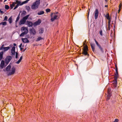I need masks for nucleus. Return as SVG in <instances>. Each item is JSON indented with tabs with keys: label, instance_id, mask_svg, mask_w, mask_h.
Segmentation results:
<instances>
[{
	"label": "nucleus",
	"instance_id": "f257e3e1",
	"mask_svg": "<svg viewBox=\"0 0 122 122\" xmlns=\"http://www.w3.org/2000/svg\"><path fill=\"white\" fill-rule=\"evenodd\" d=\"M51 17V21H53L55 19H58L59 18L58 13L57 12L56 13H52L50 15Z\"/></svg>",
	"mask_w": 122,
	"mask_h": 122
},
{
	"label": "nucleus",
	"instance_id": "f03ea898",
	"mask_svg": "<svg viewBox=\"0 0 122 122\" xmlns=\"http://www.w3.org/2000/svg\"><path fill=\"white\" fill-rule=\"evenodd\" d=\"M40 4V0H36L34 2L31 6V8L35 10L37 8Z\"/></svg>",
	"mask_w": 122,
	"mask_h": 122
},
{
	"label": "nucleus",
	"instance_id": "7ed1b4c3",
	"mask_svg": "<svg viewBox=\"0 0 122 122\" xmlns=\"http://www.w3.org/2000/svg\"><path fill=\"white\" fill-rule=\"evenodd\" d=\"M21 31L22 32L20 35V36H23L24 35L26 34L28 32V30L27 28L22 27L21 28Z\"/></svg>",
	"mask_w": 122,
	"mask_h": 122
},
{
	"label": "nucleus",
	"instance_id": "20e7f679",
	"mask_svg": "<svg viewBox=\"0 0 122 122\" xmlns=\"http://www.w3.org/2000/svg\"><path fill=\"white\" fill-rule=\"evenodd\" d=\"M29 16V15H28L23 18L21 19L19 23V25H20L22 24H24L26 22V20L28 19Z\"/></svg>",
	"mask_w": 122,
	"mask_h": 122
},
{
	"label": "nucleus",
	"instance_id": "39448f33",
	"mask_svg": "<svg viewBox=\"0 0 122 122\" xmlns=\"http://www.w3.org/2000/svg\"><path fill=\"white\" fill-rule=\"evenodd\" d=\"M88 50V46L87 45H86L84 47L83 54L85 56L87 55H88L87 52Z\"/></svg>",
	"mask_w": 122,
	"mask_h": 122
},
{
	"label": "nucleus",
	"instance_id": "423d86ee",
	"mask_svg": "<svg viewBox=\"0 0 122 122\" xmlns=\"http://www.w3.org/2000/svg\"><path fill=\"white\" fill-rule=\"evenodd\" d=\"M11 57L10 56H8L6 57L5 60V63L7 65L10 62L11 59Z\"/></svg>",
	"mask_w": 122,
	"mask_h": 122
},
{
	"label": "nucleus",
	"instance_id": "0eeeda50",
	"mask_svg": "<svg viewBox=\"0 0 122 122\" xmlns=\"http://www.w3.org/2000/svg\"><path fill=\"white\" fill-rule=\"evenodd\" d=\"M15 68L14 66H13L11 68V71L9 73L8 75H11L12 74H14L15 71Z\"/></svg>",
	"mask_w": 122,
	"mask_h": 122
},
{
	"label": "nucleus",
	"instance_id": "6e6552de",
	"mask_svg": "<svg viewBox=\"0 0 122 122\" xmlns=\"http://www.w3.org/2000/svg\"><path fill=\"white\" fill-rule=\"evenodd\" d=\"M94 17L95 19H96L98 18L99 15V12L97 9H96L94 12Z\"/></svg>",
	"mask_w": 122,
	"mask_h": 122
},
{
	"label": "nucleus",
	"instance_id": "1a4fd4ad",
	"mask_svg": "<svg viewBox=\"0 0 122 122\" xmlns=\"http://www.w3.org/2000/svg\"><path fill=\"white\" fill-rule=\"evenodd\" d=\"M95 41L97 46L99 47V48L100 49L101 52H103V51L102 48L101 47L100 45L98 44V42L96 41V40L94 39Z\"/></svg>",
	"mask_w": 122,
	"mask_h": 122
},
{
	"label": "nucleus",
	"instance_id": "9d476101",
	"mask_svg": "<svg viewBox=\"0 0 122 122\" xmlns=\"http://www.w3.org/2000/svg\"><path fill=\"white\" fill-rule=\"evenodd\" d=\"M30 30L31 34L35 35L36 33V31L34 28H32V29H30Z\"/></svg>",
	"mask_w": 122,
	"mask_h": 122
},
{
	"label": "nucleus",
	"instance_id": "9b49d317",
	"mask_svg": "<svg viewBox=\"0 0 122 122\" xmlns=\"http://www.w3.org/2000/svg\"><path fill=\"white\" fill-rule=\"evenodd\" d=\"M41 22V20L40 19H38L37 21L34 23L33 25L35 26L37 25H40Z\"/></svg>",
	"mask_w": 122,
	"mask_h": 122
},
{
	"label": "nucleus",
	"instance_id": "f8f14e48",
	"mask_svg": "<svg viewBox=\"0 0 122 122\" xmlns=\"http://www.w3.org/2000/svg\"><path fill=\"white\" fill-rule=\"evenodd\" d=\"M15 46H13L12 47V49L11 50V52L12 55H15Z\"/></svg>",
	"mask_w": 122,
	"mask_h": 122
},
{
	"label": "nucleus",
	"instance_id": "ddd939ff",
	"mask_svg": "<svg viewBox=\"0 0 122 122\" xmlns=\"http://www.w3.org/2000/svg\"><path fill=\"white\" fill-rule=\"evenodd\" d=\"M38 31L39 34L41 35L43 33L44 29L43 28H40L39 29Z\"/></svg>",
	"mask_w": 122,
	"mask_h": 122
},
{
	"label": "nucleus",
	"instance_id": "4468645a",
	"mask_svg": "<svg viewBox=\"0 0 122 122\" xmlns=\"http://www.w3.org/2000/svg\"><path fill=\"white\" fill-rule=\"evenodd\" d=\"M27 25L29 27H31L33 26V23L32 22L30 21H27Z\"/></svg>",
	"mask_w": 122,
	"mask_h": 122
},
{
	"label": "nucleus",
	"instance_id": "2eb2a0df",
	"mask_svg": "<svg viewBox=\"0 0 122 122\" xmlns=\"http://www.w3.org/2000/svg\"><path fill=\"white\" fill-rule=\"evenodd\" d=\"M90 45L92 51L94 52L95 51V45L92 43H91Z\"/></svg>",
	"mask_w": 122,
	"mask_h": 122
},
{
	"label": "nucleus",
	"instance_id": "dca6fc26",
	"mask_svg": "<svg viewBox=\"0 0 122 122\" xmlns=\"http://www.w3.org/2000/svg\"><path fill=\"white\" fill-rule=\"evenodd\" d=\"M117 81L116 78H115V79H114V82L112 83L113 85L114 86L115 88L117 86Z\"/></svg>",
	"mask_w": 122,
	"mask_h": 122
},
{
	"label": "nucleus",
	"instance_id": "f3484780",
	"mask_svg": "<svg viewBox=\"0 0 122 122\" xmlns=\"http://www.w3.org/2000/svg\"><path fill=\"white\" fill-rule=\"evenodd\" d=\"M5 64L4 61L3 60H2L0 64V66L1 68H3Z\"/></svg>",
	"mask_w": 122,
	"mask_h": 122
},
{
	"label": "nucleus",
	"instance_id": "a211bd4d",
	"mask_svg": "<svg viewBox=\"0 0 122 122\" xmlns=\"http://www.w3.org/2000/svg\"><path fill=\"white\" fill-rule=\"evenodd\" d=\"M22 41L24 43H28L29 42V41L26 38H22Z\"/></svg>",
	"mask_w": 122,
	"mask_h": 122
},
{
	"label": "nucleus",
	"instance_id": "6ab92c4d",
	"mask_svg": "<svg viewBox=\"0 0 122 122\" xmlns=\"http://www.w3.org/2000/svg\"><path fill=\"white\" fill-rule=\"evenodd\" d=\"M10 48L9 46L4 47L3 48V50H4V51L5 52L8 50L10 49Z\"/></svg>",
	"mask_w": 122,
	"mask_h": 122
},
{
	"label": "nucleus",
	"instance_id": "aec40b11",
	"mask_svg": "<svg viewBox=\"0 0 122 122\" xmlns=\"http://www.w3.org/2000/svg\"><path fill=\"white\" fill-rule=\"evenodd\" d=\"M11 68V66L10 64H9L6 68V71H10Z\"/></svg>",
	"mask_w": 122,
	"mask_h": 122
},
{
	"label": "nucleus",
	"instance_id": "412c9836",
	"mask_svg": "<svg viewBox=\"0 0 122 122\" xmlns=\"http://www.w3.org/2000/svg\"><path fill=\"white\" fill-rule=\"evenodd\" d=\"M44 12L43 11H40L37 13V14L40 15L44 14Z\"/></svg>",
	"mask_w": 122,
	"mask_h": 122
},
{
	"label": "nucleus",
	"instance_id": "4be33fe9",
	"mask_svg": "<svg viewBox=\"0 0 122 122\" xmlns=\"http://www.w3.org/2000/svg\"><path fill=\"white\" fill-rule=\"evenodd\" d=\"M16 2L17 3V4H18V5L19 6L21 5H23V4H22V2L21 3V2L20 1H18V0H16Z\"/></svg>",
	"mask_w": 122,
	"mask_h": 122
},
{
	"label": "nucleus",
	"instance_id": "5701e85b",
	"mask_svg": "<svg viewBox=\"0 0 122 122\" xmlns=\"http://www.w3.org/2000/svg\"><path fill=\"white\" fill-rule=\"evenodd\" d=\"M105 17L106 18L107 20H109L111 18L110 17L108 13H107V14L105 16Z\"/></svg>",
	"mask_w": 122,
	"mask_h": 122
},
{
	"label": "nucleus",
	"instance_id": "b1692460",
	"mask_svg": "<svg viewBox=\"0 0 122 122\" xmlns=\"http://www.w3.org/2000/svg\"><path fill=\"white\" fill-rule=\"evenodd\" d=\"M8 21L10 24L12 22V18L11 16L8 19Z\"/></svg>",
	"mask_w": 122,
	"mask_h": 122
},
{
	"label": "nucleus",
	"instance_id": "393cba45",
	"mask_svg": "<svg viewBox=\"0 0 122 122\" xmlns=\"http://www.w3.org/2000/svg\"><path fill=\"white\" fill-rule=\"evenodd\" d=\"M115 77H114V79H115V78H116L117 80V78L118 77V72H116L115 74Z\"/></svg>",
	"mask_w": 122,
	"mask_h": 122
},
{
	"label": "nucleus",
	"instance_id": "a878e982",
	"mask_svg": "<svg viewBox=\"0 0 122 122\" xmlns=\"http://www.w3.org/2000/svg\"><path fill=\"white\" fill-rule=\"evenodd\" d=\"M7 24V23L5 21L4 22H2L0 23V25H5Z\"/></svg>",
	"mask_w": 122,
	"mask_h": 122
},
{
	"label": "nucleus",
	"instance_id": "bb28decb",
	"mask_svg": "<svg viewBox=\"0 0 122 122\" xmlns=\"http://www.w3.org/2000/svg\"><path fill=\"white\" fill-rule=\"evenodd\" d=\"M43 39V38L41 37H39L37 38V39L36 40V41H38Z\"/></svg>",
	"mask_w": 122,
	"mask_h": 122
},
{
	"label": "nucleus",
	"instance_id": "cd10ccee",
	"mask_svg": "<svg viewBox=\"0 0 122 122\" xmlns=\"http://www.w3.org/2000/svg\"><path fill=\"white\" fill-rule=\"evenodd\" d=\"M19 18H20V16H19V15H18V16L17 17L16 19V20L15 21V23H16V24L17 23V22H18V21L19 20Z\"/></svg>",
	"mask_w": 122,
	"mask_h": 122
},
{
	"label": "nucleus",
	"instance_id": "c85d7f7f",
	"mask_svg": "<svg viewBox=\"0 0 122 122\" xmlns=\"http://www.w3.org/2000/svg\"><path fill=\"white\" fill-rule=\"evenodd\" d=\"M5 8L7 10H8L9 8V6L7 5H5Z\"/></svg>",
	"mask_w": 122,
	"mask_h": 122
},
{
	"label": "nucleus",
	"instance_id": "c756f323",
	"mask_svg": "<svg viewBox=\"0 0 122 122\" xmlns=\"http://www.w3.org/2000/svg\"><path fill=\"white\" fill-rule=\"evenodd\" d=\"M29 0H26L24 1H23V2H22V4H26V3H27L28 1H29Z\"/></svg>",
	"mask_w": 122,
	"mask_h": 122
},
{
	"label": "nucleus",
	"instance_id": "7c9ffc66",
	"mask_svg": "<svg viewBox=\"0 0 122 122\" xmlns=\"http://www.w3.org/2000/svg\"><path fill=\"white\" fill-rule=\"evenodd\" d=\"M26 9L28 11H29L30 10V7L29 6H27L26 7Z\"/></svg>",
	"mask_w": 122,
	"mask_h": 122
},
{
	"label": "nucleus",
	"instance_id": "2f4dec72",
	"mask_svg": "<svg viewBox=\"0 0 122 122\" xmlns=\"http://www.w3.org/2000/svg\"><path fill=\"white\" fill-rule=\"evenodd\" d=\"M46 11L47 13L50 12L51 11L50 10V9L48 8L46 9Z\"/></svg>",
	"mask_w": 122,
	"mask_h": 122
},
{
	"label": "nucleus",
	"instance_id": "473e14b6",
	"mask_svg": "<svg viewBox=\"0 0 122 122\" xmlns=\"http://www.w3.org/2000/svg\"><path fill=\"white\" fill-rule=\"evenodd\" d=\"M8 17L7 16H5V17L4 18L3 21H7Z\"/></svg>",
	"mask_w": 122,
	"mask_h": 122
},
{
	"label": "nucleus",
	"instance_id": "72a5a7b5",
	"mask_svg": "<svg viewBox=\"0 0 122 122\" xmlns=\"http://www.w3.org/2000/svg\"><path fill=\"white\" fill-rule=\"evenodd\" d=\"M99 33L101 35V36H102V30H100Z\"/></svg>",
	"mask_w": 122,
	"mask_h": 122
},
{
	"label": "nucleus",
	"instance_id": "f704fd0d",
	"mask_svg": "<svg viewBox=\"0 0 122 122\" xmlns=\"http://www.w3.org/2000/svg\"><path fill=\"white\" fill-rule=\"evenodd\" d=\"M111 26V25H108V27L107 28L108 30H110V27Z\"/></svg>",
	"mask_w": 122,
	"mask_h": 122
},
{
	"label": "nucleus",
	"instance_id": "c9c22d12",
	"mask_svg": "<svg viewBox=\"0 0 122 122\" xmlns=\"http://www.w3.org/2000/svg\"><path fill=\"white\" fill-rule=\"evenodd\" d=\"M108 20V25H110V23L111 21V18L109 20Z\"/></svg>",
	"mask_w": 122,
	"mask_h": 122
},
{
	"label": "nucleus",
	"instance_id": "e433bc0d",
	"mask_svg": "<svg viewBox=\"0 0 122 122\" xmlns=\"http://www.w3.org/2000/svg\"><path fill=\"white\" fill-rule=\"evenodd\" d=\"M19 5H18V4H17L16 6L14 7V10L16 9L17 8Z\"/></svg>",
	"mask_w": 122,
	"mask_h": 122
},
{
	"label": "nucleus",
	"instance_id": "4c0bfd02",
	"mask_svg": "<svg viewBox=\"0 0 122 122\" xmlns=\"http://www.w3.org/2000/svg\"><path fill=\"white\" fill-rule=\"evenodd\" d=\"M18 54L17 52L16 53L15 58H18Z\"/></svg>",
	"mask_w": 122,
	"mask_h": 122
},
{
	"label": "nucleus",
	"instance_id": "58836bf2",
	"mask_svg": "<svg viewBox=\"0 0 122 122\" xmlns=\"http://www.w3.org/2000/svg\"><path fill=\"white\" fill-rule=\"evenodd\" d=\"M14 6L13 5H12V4H10V8L11 9H12L13 8Z\"/></svg>",
	"mask_w": 122,
	"mask_h": 122
},
{
	"label": "nucleus",
	"instance_id": "ea45409f",
	"mask_svg": "<svg viewBox=\"0 0 122 122\" xmlns=\"http://www.w3.org/2000/svg\"><path fill=\"white\" fill-rule=\"evenodd\" d=\"M118 120L117 119H115L114 121L113 122H118Z\"/></svg>",
	"mask_w": 122,
	"mask_h": 122
},
{
	"label": "nucleus",
	"instance_id": "a19ab883",
	"mask_svg": "<svg viewBox=\"0 0 122 122\" xmlns=\"http://www.w3.org/2000/svg\"><path fill=\"white\" fill-rule=\"evenodd\" d=\"M108 94L107 95V97H110V96H111V94L110 93H108Z\"/></svg>",
	"mask_w": 122,
	"mask_h": 122
},
{
	"label": "nucleus",
	"instance_id": "79ce46f5",
	"mask_svg": "<svg viewBox=\"0 0 122 122\" xmlns=\"http://www.w3.org/2000/svg\"><path fill=\"white\" fill-rule=\"evenodd\" d=\"M108 94L107 95V97H110V96H111V94L110 93H108Z\"/></svg>",
	"mask_w": 122,
	"mask_h": 122
},
{
	"label": "nucleus",
	"instance_id": "37998d69",
	"mask_svg": "<svg viewBox=\"0 0 122 122\" xmlns=\"http://www.w3.org/2000/svg\"><path fill=\"white\" fill-rule=\"evenodd\" d=\"M4 44H3L2 45V46H1L0 47V49H2L3 50V47H4Z\"/></svg>",
	"mask_w": 122,
	"mask_h": 122
},
{
	"label": "nucleus",
	"instance_id": "c03bdc74",
	"mask_svg": "<svg viewBox=\"0 0 122 122\" xmlns=\"http://www.w3.org/2000/svg\"><path fill=\"white\" fill-rule=\"evenodd\" d=\"M20 61H21L19 60L17 62H16V63L17 64H19Z\"/></svg>",
	"mask_w": 122,
	"mask_h": 122
},
{
	"label": "nucleus",
	"instance_id": "a18cd8bd",
	"mask_svg": "<svg viewBox=\"0 0 122 122\" xmlns=\"http://www.w3.org/2000/svg\"><path fill=\"white\" fill-rule=\"evenodd\" d=\"M26 14V12L25 11H23L22 14H23L24 15H25Z\"/></svg>",
	"mask_w": 122,
	"mask_h": 122
},
{
	"label": "nucleus",
	"instance_id": "49530a36",
	"mask_svg": "<svg viewBox=\"0 0 122 122\" xmlns=\"http://www.w3.org/2000/svg\"><path fill=\"white\" fill-rule=\"evenodd\" d=\"M111 91V90L110 88H109L108 89V93H109Z\"/></svg>",
	"mask_w": 122,
	"mask_h": 122
},
{
	"label": "nucleus",
	"instance_id": "de8ad7c7",
	"mask_svg": "<svg viewBox=\"0 0 122 122\" xmlns=\"http://www.w3.org/2000/svg\"><path fill=\"white\" fill-rule=\"evenodd\" d=\"M122 6V3H121L120 4H119V7L121 8Z\"/></svg>",
	"mask_w": 122,
	"mask_h": 122
},
{
	"label": "nucleus",
	"instance_id": "09e8293b",
	"mask_svg": "<svg viewBox=\"0 0 122 122\" xmlns=\"http://www.w3.org/2000/svg\"><path fill=\"white\" fill-rule=\"evenodd\" d=\"M16 4V3H15V2H13V3L12 4V5L14 6V5H15V4Z\"/></svg>",
	"mask_w": 122,
	"mask_h": 122
},
{
	"label": "nucleus",
	"instance_id": "8fccbe9b",
	"mask_svg": "<svg viewBox=\"0 0 122 122\" xmlns=\"http://www.w3.org/2000/svg\"><path fill=\"white\" fill-rule=\"evenodd\" d=\"M22 56L20 57L19 60H20V61H21L22 60Z\"/></svg>",
	"mask_w": 122,
	"mask_h": 122
},
{
	"label": "nucleus",
	"instance_id": "3c124183",
	"mask_svg": "<svg viewBox=\"0 0 122 122\" xmlns=\"http://www.w3.org/2000/svg\"><path fill=\"white\" fill-rule=\"evenodd\" d=\"M22 56L20 57L19 60H20V61H21L22 60Z\"/></svg>",
	"mask_w": 122,
	"mask_h": 122
},
{
	"label": "nucleus",
	"instance_id": "603ef678",
	"mask_svg": "<svg viewBox=\"0 0 122 122\" xmlns=\"http://www.w3.org/2000/svg\"><path fill=\"white\" fill-rule=\"evenodd\" d=\"M89 11H90V9H89V12H88V14L87 15V17H88H88H89Z\"/></svg>",
	"mask_w": 122,
	"mask_h": 122
},
{
	"label": "nucleus",
	"instance_id": "864d4df0",
	"mask_svg": "<svg viewBox=\"0 0 122 122\" xmlns=\"http://www.w3.org/2000/svg\"><path fill=\"white\" fill-rule=\"evenodd\" d=\"M115 70L116 72H118V69L117 68H115Z\"/></svg>",
	"mask_w": 122,
	"mask_h": 122
},
{
	"label": "nucleus",
	"instance_id": "5fc2aeb1",
	"mask_svg": "<svg viewBox=\"0 0 122 122\" xmlns=\"http://www.w3.org/2000/svg\"><path fill=\"white\" fill-rule=\"evenodd\" d=\"M22 44H21L20 45H19V47L20 48L21 47V46H22Z\"/></svg>",
	"mask_w": 122,
	"mask_h": 122
},
{
	"label": "nucleus",
	"instance_id": "6e6d98bb",
	"mask_svg": "<svg viewBox=\"0 0 122 122\" xmlns=\"http://www.w3.org/2000/svg\"><path fill=\"white\" fill-rule=\"evenodd\" d=\"M110 97H107V100L108 101L109 99H110Z\"/></svg>",
	"mask_w": 122,
	"mask_h": 122
},
{
	"label": "nucleus",
	"instance_id": "4d7b16f0",
	"mask_svg": "<svg viewBox=\"0 0 122 122\" xmlns=\"http://www.w3.org/2000/svg\"><path fill=\"white\" fill-rule=\"evenodd\" d=\"M121 8L119 7V9L118 10V12H119L121 10Z\"/></svg>",
	"mask_w": 122,
	"mask_h": 122
},
{
	"label": "nucleus",
	"instance_id": "13d9d810",
	"mask_svg": "<svg viewBox=\"0 0 122 122\" xmlns=\"http://www.w3.org/2000/svg\"><path fill=\"white\" fill-rule=\"evenodd\" d=\"M0 13H4V12L3 11L0 10Z\"/></svg>",
	"mask_w": 122,
	"mask_h": 122
},
{
	"label": "nucleus",
	"instance_id": "bf43d9fd",
	"mask_svg": "<svg viewBox=\"0 0 122 122\" xmlns=\"http://www.w3.org/2000/svg\"><path fill=\"white\" fill-rule=\"evenodd\" d=\"M14 46H16V44L15 43L14 44Z\"/></svg>",
	"mask_w": 122,
	"mask_h": 122
},
{
	"label": "nucleus",
	"instance_id": "052dcab7",
	"mask_svg": "<svg viewBox=\"0 0 122 122\" xmlns=\"http://www.w3.org/2000/svg\"><path fill=\"white\" fill-rule=\"evenodd\" d=\"M20 48V50L22 51V50L23 49V48H22L21 47Z\"/></svg>",
	"mask_w": 122,
	"mask_h": 122
},
{
	"label": "nucleus",
	"instance_id": "680f3d73",
	"mask_svg": "<svg viewBox=\"0 0 122 122\" xmlns=\"http://www.w3.org/2000/svg\"><path fill=\"white\" fill-rule=\"evenodd\" d=\"M116 67H117V65H115V68H116Z\"/></svg>",
	"mask_w": 122,
	"mask_h": 122
},
{
	"label": "nucleus",
	"instance_id": "e2e57ef3",
	"mask_svg": "<svg viewBox=\"0 0 122 122\" xmlns=\"http://www.w3.org/2000/svg\"><path fill=\"white\" fill-rule=\"evenodd\" d=\"M107 6H108V5H105V7H107Z\"/></svg>",
	"mask_w": 122,
	"mask_h": 122
},
{
	"label": "nucleus",
	"instance_id": "0e129e2a",
	"mask_svg": "<svg viewBox=\"0 0 122 122\" xmlns=\"http://www.w3.org/2000/svg\"><path fill=\"white\" fill-rule=\"evenodd\" d=\"M15 26H16V27H17V24H15Z\"/></svg>",
	"mask_w": 122,
	"mask_h": 122
},
{
	"label": "nucleus",
	"instance_id": "69168bd1",
	"mask_svg": "<svg viewBox=\"0 0 122 122\" xmlns=\"http://www.w3.org/2000/svg\"><path fill=\"white\" fill-rule=\"evenodd\" d=\"M7 0H5L4 1V2H5L6 1H7Z\"/></svg>",
	"mask_w": 122,
	"mask_h": 122
},
{
	"label": "nucleus",
	"instance_id": "338daca9",
	"mask_svg": "<svg viewBox=\"0 0 122 122\" xmlns=\"http://www.w3.org/2000/svg\"><path fill=\"white\" fill-rule=\"evenodd\" d=\"M0 50H3L2 49H0Z\"/></svg>",
	"mask_w": 122,
	"mask_h": 122
},
{
	"label": "nucleus",
	"instance_id": "774afa93",
	"mask_svg": "<svg viewBox=\"0 0 122 122\" xmlns=\"http://www.w3.org/2000/svg\"><path fill=\"white\" fill-rule=\"evenodd\" d=\"M105 1H107V0H105Z\"/></svg>",
	"mask_w": 122,
	"mask_h": 122
}]
</instances>
